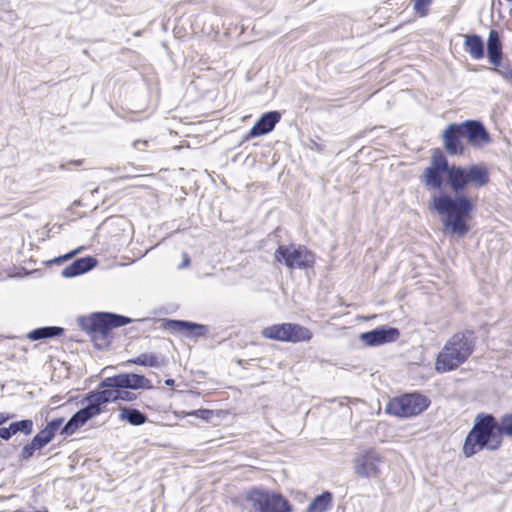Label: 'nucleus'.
Segmentation results:
<instances>
[{
  "mask_svg": "<svg viewBox=\"0 0 512 512\" xmlns=\"http://www.w3.org/2000/svg\"><path fill=\"white\" fill-rule=\"evenodd\" d=\"M421 182L429 189L441 190L446 183L453 194L440 192L429 200V209L440 215L442 223L451 234L459 237L469 231V220L474 211L472 199L464 191L467 188L479 189L490 181L488 168L485 164L461 166L450 165L448 159L439 149H435L420 176Z\"/></svg>",
  "mask_w": 512,
  "mask_h": 512,
  "instance_id": "1",
  "label": "nucleus"
},
{
  "mask_svg": "<svg viewBox=\"0 0 512 512\" xmlns=\"http://www.w3.org/2000/svg\"><path fill=\"white\" fill-rule=\"evenodd\" d=\"M501 444L502 437L496 418L492 414H478L465 438L463 454L469 458L483 449L495 451Z\"/></svg>",
  "mask_w": 512,
  "mask_h": 512,
  "instance_id": "2",
  "label": "nucleus"
},
{
  "mask_svg": "<svg viewBox=\"0 0 512 512\" xmlns=\"http://www.w3.org/2000/svg\"><path fill=\"white\" fill-rule=\"evenodd\" d=\"M476 336L472 330L455 333L439 352L435 368L445 373L457 369L473 353Z\"/></svg>",
  "mask_w": 512,
  "mask_h": 512,
  "instance_id": "3",
  "label": "nucleus"
},
{
  "mask_svg": "<svg viewBox=\"0 0 512 512\" xmlns=\"http://www.w3.org/2000/svg\"><path fill=\"white\" fill-rule=\"evenodd\" d=\"M132 319L123 315L97 312L90 317L80 319V326L85 330L95 347L102 349L111 342L112 329L130 324Z\"/></svg>",
  "mask_w": 512,
  "mask_h": 512,
  "instance_id": "4",
  "label": "nucleus"
},
{
  "mask_svg": "<svg viewBox=\"0 0 512 512\" xmlns=\"http://www.w3.org/2000/svg\"><path fill=\"white\" fill-rule=\"evenodd\" d=\"M430 405V399L425 395L414 392L394 397L386 405L385 411L400 418L417 416Z\"/></svg>",
  "mask_w": 512,
  "mask_h": 512,
  "instance_id": "5",
  "label": "nucleus"
},
{
  "mask_svg": "<svg viewBox=\"0 0 512 512\" xmlns=\"http://www.w3.org/2000/svg\"><path fill=\"white\" fill-rule=\"evenodd\" d=\"M246 499L257 512H290L289 501L281 494L270 493L262 488L250 489Z\"/></svg>",
  "mask_w": 512,
  "mask_h": 512,
  "instance_id": "6",
  "label": "nucleus"
},
{
  "mask_svg": "<svg viewBox=\"0 0 512 512\" xmlns=\"http://www.w3.org/2000/svg\"><path fill=\"white\" fill-rule=\"evenodd\" d=\"M274 258L289 269H306L312 267L315 262V256L310 250L296 244L279 245Z\"/></svg>",
  "mask_w": 512,
  "mask_h": 512,
  "instance_id": "7",
  "label": "nucleus"
},
{
  "mask_svg": "<svg viewBox=\"0 0 512 512\" xmlns=\"http://www.w3.org/2000/svg\"><path fill=\"white\" fill-rule=\"evenodd\" d=\"M262 336L267 339L281 342H307L311 340L312 332L297 323H281L265 327L262 330Z\"/></svg>",
  "mask_w": 512,
  "mask_h": 512,
  "instance_id": "8",
  "label": "nucleus"
},
{
  "mask_svg": "<svg viewBox=\"0 0 512 512\" xmlns=\"http://www.w3.org/2000/svg\"><path fill=\"white\" fill-rule=\"evenodd\" d=\"M382 458L375 450L358 453L353 459L354 473L361 478H376L380 475Z\"/></svg>",
  "mask_w": 512,
  "mask_h": 512,
  "instance_id": "9",
  "label": "nucleus"
},
{
  "mask_svg": "<svg viewBox=\"0 0 512 512\" xmlns=\"http://www.w3.org/2000/svg\"><path fill=\"white\" fill-rule=\"evenodd\" d=\"M101 388H119V389H150L152 387L149 379L143 375L135 373H120L102 380Z\"/></svg>",
  "mask_w": 512,
  "mask_h": 512,
  "instance_id": "10",
  "label": "nucleus"
},
{
  "mask_svg": "<svg viewBox=\"0 0 512 512\" xmlns=\"http://www.w3.org/2000/svg\"><path fill=\"white\" fill-rule=\"evenodd\" d=\"M459 125L462 130L463 138L467 140L470 146L482 148L492 142L491 136L482 122L478 120H467L459 123Z\"/></svg>",
  "mask_w": 512,
  "mask_h": 512,
  "instance_id": "11",
  "label": "nucleus"
},
{
  "mask_svg": "<svg viewBox=\"0 0 512 512\" xmlns=\"http://www.w3.org/2000/svg\"><path fill=\"white\" fill-rule=\"evenodd\" d=\"M399 330L394 327L380 326L371 331L360 334V340L367 346H379L385 343L396 341L399 337Z\"/></svg>",
  "mask_w": 512,
  "mask_h": 512,
  "instance_id": "12",
  "label": "nucleus"
},
{
  "mask_svg": "<svg viewBox=\"0 0 512 512\" xmlns=\"http://www.w3.org/2000/svg\"><path fill=\"white\" fill-rule=\"evenodd\" d=\"M281 120V113L273 110L263 113L257 122L252 126L249 133L244 137V140L260 137L273 131L276 124Z\"/></svg>",
  "mask_w": 512,
  "mask_h": 512,
  "instance_id": "13",
  "label": "nucleus"
},
{
  "mask_svg": "<svg viewBox=\"0 0 512 512\" xmlns=\"http://www.w3.org/2000/svg\"><path fill=\"white\" fill-rule=\"evenodd\" d=\"M164 327L172 332H184L186 337H204L208 327L185 320L166 319Z\"/></svg>",
  "mask_w": 512,
  "mask_h": 512,
  "instance_id": "14",
  "label": "nucleus"
},
{
  "mask_svg": "<svg viewBox=\"0 0 512 512\" xmlns=\"http://www.w3.org/2000/svg\"><path fill=\"white\" fill-rule=\"evenodd\" d=\"M97 415H99V410L90 407V405L87 403L85 407L81 408L72 415V417L62 427L60 434L63 436L72 435L78 428L82 427L87 421Z\"/></svg>",
  "mask_w": 512,
  "mask_h": 512,
  "instance_id": "15",
  "label": "nucleus"
},
{
  "mask_svg": "<svg viewBox=\"0 0 512 512\" xmlns=\"http://www.w3.org/2000/svg\"><path fill=\"white\" fill-rule=\"evenodd\" d=\"M444 147L448 154L459 155L463 153V145L461 138H463L462 130L459 124H449L442 134Z\"/></svg>",
  "mask_w": 512,
  "mask_h": 512,
  "instance_id": "16",
  "label": "nucleus"
},
{
  "mask_svg": "<svg viewBox=\"0 0 512 512\" xmlns=\"http://www.w3.org/2000/svg\"><path fill=\"white\" fill-rule=\"evenodd\" d=\"M97 265V259L92 256H85L74 260L70 265L61 271L64 278H73L89 272Z\"/></svg>",
  "mask_w": 512,
  "mask_h": 512,
  "instance_id": "17",
  "label": "nucleus"
},
{
  "mask_svg": "<svg viewBox=\"0 0 512 512\" xmlns=\"http://www.w3.org/2000/svg\"><path fill=\"white\" fill-rule=\"evenodd\" d=\"M85 400L90 407L99 410L100 414L102 412V405L119 400V388H103L101 391L90 392Z\"/></svg>",
  "mask_w": 512,
  "mask_h": 512,
  "instance_id": "18",
  "label": "nucleus"
},
{
  "mask_svg": "<svg viewBox=\"0 0 512 512\" xmlns=\"http://www.w3.org/2000/svg\"><path fill=\"white\" fill-rule=\"evenodd\" d=\"M502 43L498 31L492 29L487 39V56L493 66H500L502 60Z\"/></svg>",
  "mask_w": 512,
  "mask_h": 512,
  "instance_id": "19",
  "label": "nucleus"
},
{
  "mask_svg": "<svg viewBox=\"0 0 512 512\" xmlns=\"http://www.w3.org/2000/svg\"><path fill=\"white\" fill-rule=\"evenodd\" d=\"M120 107L122 113L118 112L122 117L128 115H136L146 112L148 108L147 98H121Z\"/></svg>",
  "mask_w": 512,
  "mask_h": 512,
  "instance_id": "20",
  "label": "nucleus"
},
{
  "mask_svg": "<svg viewBox=\"0 0 512 512\" xmlns=\"http://www.w3.org/2000/svg\"><path fill=\"white\" fill-rule=\"evenodd\" d=\"M119 420L129 423L132 426H140L147 422L145 413L130 406L119 407Z\"/></svg>",
  "mask_w": 512,
  "mask_h": 512,
  "instance_id": "21",
  "label": "nucleus"
},
{
  "mask_svg": "<svg viewBox=\"0 0 512 512\" xmlns=\"http://www.w3.org/2000/svg\"><path fill=\"white\" fill-rule=\"evenodd\" d=\"M464 50L469 55L476 59H482L485 55L484 42L482 38L477 34H470L464 36Z\"/></svg>",
  "mask_w": 512,
  "mask_h": 512,
  "instance_id": "22",
  "label": "nucleus"
},
{
  "mask_svg": "<svg viewBox=\"0 0 512 512\" xmlns=\"http://www.w3.org/2000/svg\"><path fill=\"white\" fill-rule=\"evenodd\" d=\"M333 495L330 491H324L317 495L307 506L305 512H326L330 509Z\"/></svg>",
  "mask_w": 512,
  "mask_h": 512,
  "instance_id": "23",
  "label": "nucleus"
},
{
  "mask_svg": "<svg viewBox=\"0 0 512 512\" xmlns=\"http://www.w3.org/2000/svg\"><path fill=\"white\" fill-rule=\"evenodd\" d=\"M64 329L58 326H45L36 328L28 333V338L32 341L59 337L63 335Z\"/></svg>",
  "mask_w": 512,
  "mask_h": 512,
  "instance_id": "24",
  "label": "nucleus"
},
{
  "mask_svg": "<svg viewBox=\"0 0 512 512\" xmlns=\"http://www.w3.org/2000/svg\"><path fill=\"white\" fill-rule=\"evenodd\" d=\"M127 364L158 368L161 366L162 361L160 357L155 353H142L135 358L127 360Z\"/></svg>",
  "mask_w": 512,
  "mask_h": 512,
  "instance_id": "25",
  "label": "nucleus"
},
{
  "mask_svg": "<svg viewBox=\"0 0 512 512\" xmlns=\"http://www.w3.org/2000/svg\"><path fill=\"white\" fill-rule=\"evenodd\" d=\"M14 434L22 433L24 435H30L33 432V421L31 419H23L19 421L11 422Z\"/></svg>",
  "mask_w": 512,
  "mask_h": 512,
  "instance_id": "26",
  "label": "nucleus"
},
{
  "mask_svg": "<svg viewBox=\"0 0 512 512\" xmlns=\"http://www.w3.org/2000/svg\"><path fill=\"white\" fill-rule=\"evenodd\" d=\"M54 436L44 427L32 439L39 449H42L53 440Z\"/></svg>",
  "mask_w": 512,
  "mask_h": 512,
  "instance_id": "27",
  "label": "nucleus"
},
{
  "mask_svg": "<svg viewBox=\"0 0 512 512\" xmlns=\"http://www.w3.org/2000/svg\"><path fill=\"white\" fill-rule=\"evenodd\" d=\"M500 434L512 437V413L505 414L498 422Z\"/></svg>",
  "mask_w": 512,
  "mask_h": 512,
  "instance_id": "28",
  "label": "nucleus"
},
{
  "mask_svg": "<svg viewBox=\"0 0 512 512\" xmlns=\"http://www.w3.org/2000/svg\"><path fill=\"white\" fill-rule=\"evenodd\" d=\"M432 0H413V9L420 17L428 15V8L431 5Z\"/></svg>",
  "mask_w": 512,
  "mask_h": 512,
  "instance_id": "29",
  "label": "nucleus"
},
{
  "mask_svg": "<svg viewBox=\"0 0 512 512\" xmlns=\"http://www.w3.org/2000/svg\"><path fill=\"white\" fill-rule=\"evenodd\" d=\"M493 71L501 75L508 82L512 83V67L509 64H503L500 61V66H494Z\"/></svg>",
  "mask_w": 512,
  "mask_h": 512,
  "instance_id": "30",
  "label": "nucleus"
},
{
  "mask_svg": "<svg viewBox=\"0 0 512 512\" xmlns=\"http://www.w3.org/2000/svg\"><path fill=\"white\" fill-rule=\"evenodd\" d=\"M37 450H40V449L31 440V442L27 443L22 448L19 457H20L21 460H28V459H30L34 455L35 451H37Z\"/></svg>",
  "mask_w": 512,
  "mask_h": 512,
  "instance_id": "31",
  "label": "nucleus"
},
{
  "mask_svg": "<svg viewBox=\"0 0 512 512\" xmlns=\"http://www.w3.org/2000/svg\"><path fill=\"white\" fill-rule=\"evenodd\" d=\"M83 250V247H79L69 253H66L62 256H58L52 260L49 261V263L51 264H61L65 261H68L70 259H72L74 256H76L78 253H80L81 251Z\"/></svg>",
  "mask_w": 512,
  "mask_h": 512,
  "instance_id": "32",
  "label": "nucleus"
},
{
  "mask_svg": "<svg viewBox=\"0 0 512 512\" xmlns=\"http://www.w3.org/2000/svg\"><path fill=\"white\" fill-rule=\"evenodd\" d=\"M64 422V418H54L51 421H49L45 428L53 435L55 436L56 432L59 430V428L62 426Z\"/></svg>",
  "mask_w": 512,
  "mask_h": 512,
  "instance_id": "33",
  "label": "nucleus"
},
{
  "mask_svg": "<svg viewBox=\"0 0 512 512\" xmlns=\"http://www.w3.org/2000/svg\"><path fill=\"white\" fill-rule=\"evenodd\" d=\"M13 428L11 423L8 427H1L0 428V438L4 441L10 440L14 436Z\"/></svg>",
  "mask_w": 512,
  "mask_h": 512,
  "instance_id": "34",
  "label": "nucleus"
},
{
  "mask_svg": "<svg viewBox=\"0 0 512 512\" xmlns=\"http://www.w3.org/2000/svg\"><path fill=\"white\" fill-rule=\"evenodd\" d=\"M122 389H119V400L124 401H133L136 399V395L129 391H121Z\"/></svg>",
  "mask_w": 512,
  "mask_h": 512,
  "instance_id": "35",
  "label": "nucleus"
},
{
  "mask_svg": "<svg viewBox=\"0 0 512 512\" xmlns=\"http://www.w3.org/2000/svg\"><path fill=\"white\" fill-rule=\"evenodd\" d=\"M211 414H212V411L207 410V409H198L191 413V415H195L196 417H199L202 419H208Z\"/></svg>",
  "mask_w": 512,
  "mask_h": 512,
  "instance_id": "36",
  "label": "nucleus"
},
{
  "mask_svg": "<svg viewBox=\"0 0 512 512\" xmlns=\"http://www.w3.org/2000/svg\"><path fill=\"white\" fill-rule=\"evenodd\" d=\"M189 264H190V257H189V255H188L186 252H184V253H183V261H182V263L178 266V268H179V269H183V268H185V267H188V266H189Z\"/></svg>",
  "mask_w": 512,
  "mask_h": 512,
  "instance_id": "37",
  "label": "nucleus"
},
{
  "mask_svg": "<svg viewBox=\"0 0 512 512\" xmlns=\"http://www.w3.org/2000/svg\"><path fill=\"white\" fill-rule=\"evenodd\" d=\"M148 144V141L146 140H136L134 141L133 143V146L136 148V149H142L140 146H146Z\"/></svg>",
  "mask_w": 512,
  "mask_h": 512,
  "instance_id": "38",
  "label": "nucleus"
},
{
  "mask_svg": "<svg viewBox=\"0 0 512 512\" xmlns=\"http://www.w3.org/2000/svg\"><path fill=\"white\" fill-rule=\"evenodd\" d=\"M175 383V381L173 379H166L165 380V385L167 386H173Z\"/></svg>",
  "mask_w": 512,
  "mask_h": 512,
  "instance_id": "39",
  "label": "nucleus"
},
{
  "mask_svg": "<svg viewBox=\"0 0 512 512\" xmlns=\"http://www.w3.org/2000/svg\"><path fill=\"white\" fill-rule=\"evenodd\" d=\"M73 163L78 165V164H81V161L80 160L79 161H74Z\"/></svg>",
  "mask_w": 512,
  "mask_h": 512,
  "instance_id": "40",
  "label": "nucleus"
},
{
  "mask_svg": "<svg viewBox=\"0 0 512 512\" xmlns=\"http://www.w3.org/2000/svg\"><path fill=\"white\" fill-rule=\"evenodd\" d=\"M139 118L131 117V120H138Z\"/></svg>",
  "mask_w": 512,
  "mask_h": 512,
  "instance_id": "41",
  "label": "nucleus"
}]
</instances>
